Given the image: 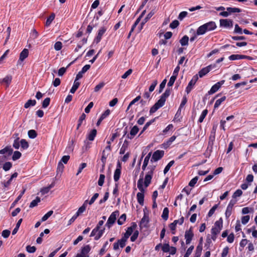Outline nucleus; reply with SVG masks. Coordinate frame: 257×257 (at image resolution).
I'll use <instances>...</instances> for the list:
<instances>
[{
    "instance_id": "f257e3e1",
    "label": "nucleus",
    "mask_w": 257,
    "mask_h": 257,
    "mask_svg": "<svg viewBox=\"0 0 257 257\" xmlns=\"http://www.w3.org/2000/svg\"><path fill=\"white\" fill-rule=\"evenodd\" d=\"M137 227V224L136 222H132L131 224V226L127 227L125 233L124 234L123 236L120 239H118L116 242L114 243L113 244V249L117 250L118 249L119 246L121 248H123L125 246L126 244V242L130 237V236L133 233L134 231Z\"/></svg>"
},
{
    "instance_id": "f03ea898",
    "label": "nucleus",
    "mask_w": 257,
    "mask_h": 257,
    "mask_svg": "<svg viewBox=\"0 0 257 257\" xmlns=\"http://www.w3.org/2000/svg\"><path fill=\"white\" fill-rule=\"evenodd\" d=\"M137 187L140 192H138L137 194V198L138 203L143 205L144 202V192L145 189L143 187V172H142L140 176L137 183Z\"/></svg>"
},
{
    "instance_id": "7ed1b4c3",
    "label": "nucleus",
    "mask_w": 257,
    "mask_h": 257,
    "mask_svg": "<svg viewBox=\"0 0 257 257\" xmlns=\"http://www.w3.org/2000/svg\"><path fill=\"white\" fill-rule=\"evenodd\" d=\"M216 27L215 22H209L199 27L197 29L196 34L197 35H203L207 31H211L215 30Z\"/></svg>"
},
{
    "instance_id": "20e7f679",
    "label": "nucleus",
    "mask_w": 257,
    "mask_h": 257,
    "mask_svg": "<svg viewBox=\"0 0 257 257\" xmlns=\"http://www.w3.org/2000/svg\"><path fill=\"white\" fill-rule=\"evenodd\" d=\"M70 159L69 155H65L62 157L57 166V172L58 173L61 174L63 171L64 166L63 163L66 164Z\"/></svg>"
},
{
    "instance_id": "39448f33",
    "label": "nucleus",
    "mask_w": 257,
    "mask_h": 257,
    "mask_svg": "<svg viewBox=\"0 0 257 257\" xmlns=\"http://www.w3.org/2000/svg\"><path fill=\"white\" fill-rule=\"evenodd\" d=\"M119 215V211L116 210L113 212L108 218L105 225L108 228H110L115 222L117 216Z\"/></svg>"
},
{
    "instance_id": "423d86ee",
    "label": "nucleus",
    "mask_w": 257,
    "mask_h": 257,
    "mask_svg": "<svg viewBox=\"0 0 257 257\" xmlns=\"http://www.w3.org/2000/svg\"><path fill=\"white\" fill-rule=\"evenodd\" d=\"M222 227V220L221 218L219 220L216 221L215 222L214 226L211 229V233L214 234H218Z\"/></svg>"
},
{
    "instance_id": "0eeeda50",
    "label": "nucleus",
    "mask_w": 257,
    "mask_h": 257,
    "mask_svg": "<svg viewBox=\"0 0 257 257\" xmlns=\"http://www.w3.org/2000/svg\"><path fill=\"white\" fill-rule=\"evenodd\" d=\"M219 23L220 27L231 29L233 27V22L231 19H220Z\"/></svg>"
},
{
    "instance_id": "6e6552de",
    "label": "nucleus",
    "mask_w": 257,
    "mask_h": 257,
    "mask_svg": "<svg viewBox=\"0 0 257 257\" xmlns=\"http://www.w3.org/2000/svg\"><path fill=\"white\" fill-rule=\"evenodd\" d=\"M198 77L197 75L193 76L191 80L189 81L187 86L186 88L185 91L187 94H189L193 89L194 86L197 81Z\"/></svg>"
},
{
    "instance_id": "1a4fd4ad",
    "label": "nucleus",
    "mask_w": 257,
    "mask_h": 257,
    "mask_svg": "<svg viewBox=\"0 0 257 257\" xmlns=\"http://www.w3.org/2000/svg\"><path fill=\"white\" fill-rule=\"evenodd\" d=\"M164 155V151L162 150H157L155 151L152 155L151 159V162H157L160 160Z\"/></svg>"
},
{
    "instance_id": "9d476101",
    "label": "nucleus",
    "mask_w": 257,
    "mask_h": 257,
    "mask_svg": "<svg viewBox=\"0 0 257 257\" xmlns=\"http://www.w3.org/2000/svg\"><path fill=\"white\" fill-rule=\"evenodd\" d=\"M224 80H221L215 83L211 87V89L208 91V94L209 95H211L215 93L216 91L218 90V89L220 88L221 85H222L224 83Z\"/></svg>"
},
{
    "instance_id": "9b49d317",
    "label": "nucleus",
    "mask_w": 257,
    "mask_h": 257,
    "mask_svg": "<svg viewBox=\"0 0 257 257\" xmlns=\"http://www.w3.org/2000/svg\"><path fill=\"white\" fill-rule=\"evenodd\" d=\"M106 31V29L105 27L100 28L98 30L96 37L94 40L93 43H95L96 44L99 43L102 39V36L105 33Z\"/></svg>"
},
{
    "instance_id": "f8f14e48",
    "label": "nucleus",
    "mask_w": 257,
    "mask_h": 257,
    "mask_svg": "<svg viewBox=\"0 0 257 257\" xmlns=\"http://www.w3.org/2000/svg\"><path fill=\"white\" fill-rule=\"evenodd\" d=\"M193 236L194 234L191 228L185 231V238L186 239V243L187 244H189L191 243V241L193 238Z\"/></svg>"
},
{
    "instance_id": "ddd939ff",
    "label": "nucleus",
    "mask_w": 257,
    "mask_h": 257,
    "mask_svg": "<svg viewBox=\"0 0 257 257\" xmlns=\"http://www.w3.org/2000/svg\"><path fill=\"white\" fill-rule=\"evenodd\" d=\"M139 131V128L137 125L134 126L131 130L130 134H127L126 138L128 139L132 140Z\"/></svg>"
},
{
    "instance_id": "4468645a",
    "label": "nucleus",
    "mask_w": 257,
    "mask_h": 257,
    "mask_svg": "<svg viewBox=\"0 0 257 257\" xmlns=\"http://www.w3.org/2000/svg\"><path fill=\"white\" fill-rule=\"evenodd\" d=\"M121 174V166L119 162H118L116 168L114 173L113 178L115 182H117L120 178Z\"/></svg>"
},
{
    "instance_id": "2eb2a0df",
    "label": "nucleus",
    "mask_w": 257,
    "mask_h": 257,
    "mask_svg": "<svg viewBox=\"0 0 257 257\" xmlns=\"http://www.w3.org/2000/svg\"><path fill=\"white\" fill-rule=\"evenodd\" d=\"M90 68V65L87 64V65H85V66H84L82 67L81 70L80 71H79L78 73V74L76 75V76L75 78H76V80H79L80 78H81L83 77V74H84L87 70H88Z\"/></svg>"
},
{
    "instance_id": "dca6fc26",
    "label": "nucleus",
    "mask_w": 257,
    "mask_h": 257,
    "mask_svg": "<svg viewBox=\"0 0 257 257\" xmlns=\"http://www.w3.org/2000/svg\"><path fill=\"white\" fill-rule=\"evenodd\" d=\"M13 152V150L11 146H6L3 149L0 150V154L7 155L8 156H11Z\"/></svg>"
},
{
    "instance_id": "f3484780",
    "label": "nucleus",
    "mask_w": 257,
    "mask_h": 257,
    "mask_svg": "<svg viewBox=\"0 0 257 257\" xmlns=\"http://www.w3.org/2000/svg\"><path fill=\"white\" fill-rule=\"evenodd\" d=\"M149 222V216H148V215L145 214L140 221V226L141 228L147 227L148 226Z\"/></svg>"
},
{
    "instance_id": "a211bd4d",
    "label": "nucleus",
    "mask_w": 257,
    "mask_h": 257,
    "mask_svg": "<svg viewBox=\"0 0 257 257\" xmlns=\"http://www.w3.org/2000/svg\"><path fill=\"white\" fill-rule=\"evenodd\" d=\"M212 65H209L206 67L202 68L199 72V76L200 77H202L207 74L212 68Z\"/></svg>"
},
{
    "instance_id": "6ab92c4d",
    "label": "nucleus",
    "mask_w": 257,
    "mask_h": 257,
    "mask_svg": "<svg viewBox=\"0 0 257 257\" xmlns=\"http://www.w3.org/2000/svg\"><path fill=\"white\" fill-rule=\"evenodd\" d=\"M163 105L164 104H163L162 103H161L158 100V101L156 102L155 104L150 108V114L154 113L160 107H162Z\"/></svg>"
},
{
    "instance_id": "aec40b11",
    "label": "nucleus",
    "mask_w": 257,
    "mask_h": 257,
    "mask_svg": "<svg viewBox=\"0 0 257 257\" xmlns=\"http://www.w3.org/2000/svg\"><path fill=\"white\" fill-rule=\"evenodd\" d=\"M153 174L151 173H147L145 177L144 185L146 188L148 187L151 183ZM144 183V182H143Z\"/></svg>"
},
{
    "instance_id": "412c9836",
    "label": "nucleus",
    "mask_w": 257,
    "mask_h": 257,
    "mask_svg": "<svg viewBox=\"0 0 257 257\" xmlns=\"http://www.w3.org/2000/svg\"><path fill=\"white\" fill-rule=\"evenodd\" d=\"M91 248L89 245H86L82 247L80 253L84 257H89L88 253L90 251Z\"/></svg>"
},
{
    "instance_id": "4be33fe9",
    "label": "nucleus",
    "mask_w": 257,
    "mask_h": 257,
    "mask_svg": "<svg viewBox=\"0 0 257 257\" xmlns=\"http://www.w3.org/2000/svg\"><path fill=\"white\" fill-rule=\"evenodd\" d=\"M29 51L27 49H24L20 53V60L21 61H24L28 56Z\"/></svg>"
},
{
    "instance_id": "5701e85b",
    "label": "nucleus",
    "mask_w": 257,
    "mask_h": 257,
    "mask_svg": "<svg viewBox=\"0 0 257 257\" xmlns=\"http://www.w3.org/2000/svg\"><path fill=\"white\" fill-rule=\"evenodd\" d=\"M152 153L150 152L149 153L145 158L144 163L142 166V169L143 171L145 170L148 163L149 162V160L150 159Z\"/></svg>"
},
{
    "instance_id": "b1692460",
    "label": "nucleus",
    "mask_w": 257,
    "mask_h": 257,
    "mask_svg": "<svg viewBox=\"0 0 257 257\" xmlns=\"http://www.w3.org/2000/svg\"><path fill=\"white\" fill-rule=\"evenodd\" d=\"M78 80H76V78H75L74 83H73V85L70 90V93H74L75 92V91H76V90L79 87V86L80 85V83H79V82H78Z\"/></svg>"
},
{
    "instance_id": "393cba45",
    "label": "nucleus",
    "mask_w": 257,
    "mask_h": 257,
    "mask_svg": "<svg viewBox=\"0 0 257 257\" xmlns=\"http://www.w3.org/2000/svg\"><path fill=\"white\" fill-rule=\"evenodd\" d=\"M154 13L153 12V11H151V12H150L148 15L147 16V17L143 20V21L142 22L141 25V27L139 30V31H140L142 28H143V25L146 23H147V22L154 15Z\"/></svg>"
},
{
    "instance_id": "a878e982",
    "label": "nucleus",
    "mask_w": 257,
    "mask_h": 257,
    "mask_svg": "<svg viewBox=\"0 0 257 257\" xmlns=\"http://www.w3.org/2000/svg\"><path fill=\"white\" fill-rule=\"evenodd\" d=\"M88 201L86 200L84 202L83 204L79 208L78 210L76 212V214L77 215L79 216L81 213H83L86 210V204L87 203Z\"/></svg>"
},
{
    "instance_id": "bb28decb",
    "label": "nucleus",
    "mask_w": 257,
    "mask_h": 257,
    "mask_svg": "<svg viewBox=\"0 0 257 257\" xmlns=\"http://www.w3.org/2000/svg\"><path fill=\"white\" fill-rule=\"evenodd\" d=\"M226 10L228 12L229 15H230L233 13H240L241 12V9L238 8H232V7H227L226 8Z\"/></svg>"
},
{
    "instance_id": "cd10ccee",
    "label": "nucleus",
    "mask_w": 257,
    "mask_h": 257,
    "mask_svg": "<svg viewBox=\"0 0 257 257\" xmlns=\"http://www.w3.org/2000/svg\"><path fill=\"white\" fill-rule=\"evenodd\" d=\"M12 77L11 75H7L4 78L1 82L6 84L7 86H9L12 82Z\"/></svg>"
},
{
    "instance_id": "c85d7f7f",
    "label": "nucleus",
    "mask_w": 257,
    "mask_h": 257,
    "mask_svg": "<svg viewBox=\"0 0 257 257\" xmlns=\"http://www.w3.org/2000/svg\"><path fill=\"white\" fill-rule=\"evenodd\" d=\"M36 104V101L34 99H29L28 100L27 102L24 105V107L25 108H28L31 106H34Z\"/></svg>"
},
{
    "instance_id": "c756f323",
    "label": "nucleus",
    "mask_w": 257,
    "mask_h": 257,
    "mask_svg": "<svg viewBox=\"0 0 257 257\" xmlns=\"http://www.w3.org/2000/svg\"><path fill=\"white\" fill-rule=\"evenodd\" d=\"M97 133V131L95 129H93L88 134L87 139L91 141H92L94 140L95 137H96Z\"/></svg>"
},
{
    "instance_id": "7c9ffc66",
    "label": "nucleus",
    "mask_w": 257,
    "mask_h": 257,
    "mask_svg": "<svg viewBox=\"0 0 257 257\" xmlns=\"http://www.w3.org/2000/svg\"><path fill=\"white\" fill-rule=\"evenodd\" d=\"M189 37L185 35L180 40V43L182 46H187L188 45Z\"/></svg>"
},
{
    "instance_id": "2f4dec72",
    "label": "nucleus",
    "mask_w": 257,
    "mask_h": 257,
    "mask_svg": "<svg viewBox=\"0 0 257 257\" xmlns=\"http://www.w3.org/2000/svg\"><path fill=\"white\" fill-rule=\"evenodd\" d=\"M226 99V96H222L221 98L217 99L214 104V109L217 108L221 104L222 102L225 101Z\"/></svg>"
},
{
    "instance_id": "473e14b6",
    "label": "nucleus",
    "mask_w": 257,
    "mask_h": 257,
    "mask_svg": "<svg viewBox=\"0 0 257 257\" xmlns=\"http://www.w3.org/2000/svg\"><path fill=\"white\" fill-rule=\"evenodd\" d=\"M169 213V209L167 207L164 208L163 211V213L162 214V217L164 220H167L168 219Z\"/></svg>"
},
{
    "instance_id": "72a5a7b5",
    "label": "nucleus",
    "mask_w": 257,
    "mask_h": 257,
    "mask_svg": "<svg viewBox=\"0 0 257 257\" xmlns=\"http://www.w3.org/2000/svg\"><path fill=\"white\" fill-rule=\"evenodd\" d=\"M154 121L155 119H153L147 122L144 125L139 136H140L148 128V127L154 122Z\"/></svg>"
},
{
    "instance_id": "f704fd0d",
    "label": "nucleus",
    "mask_w": 257,
    "mask_h": 257,
    "mask_svg": "<svg viewBox=\"0 0 257 257\" xmlns=\"http://www.w3.org/2000/svg\"><path fill=\"white\" fill-rule=\"evenodd\" d=\"M202 250V245L201 244H199L196 247L195 254L194 257H200V256L201 255Z\"/></svg>"
},
{
    "instance_id": "c9c22d12",
    "label": "nucleus",
    "mask_w": 257,
    "mask_h": 257,
    "mask_svg": "<svg viewBox=\"0 0 257 257\" xmlns=\"http://www.w3.org/2000/svg\"><path fill=\"white\" fill-rule=\"evenodd\" d=\"M20 145L21 147V149L26 150L29 147L28 143L25 139H22L20 141Z\"/></svg>"
},
{
    "instance_id": "e433bc0d",
    "label": "nucleus",
    "mask_w": 257,
    "mask_h": 257,
    "mask_svg": "<svg viewBox=\"0 0 257 257\" xmlns=\"http://www.w3.org/2000/svg\"><path fill=\"white\" fill-rule=\"evenodd\" d=\"M41 201V199L39 197H37L35 199L33 200L30 203L29 207L30 208H33L36 206L38 203Z\"/></svg>"
},
{
    "instance_id": "4c0bfd02",
    "label": "nucleus",
    "mask_w": 257,
    "mask_h": 257,
    "mask_svg": "<svg viewBox=\"0 0 257 257\" xmlns=\"http://www.w3.org/2000/svg\"><path fill=\"white\" fill-rule=\"evenodd\" d=\"M53 213L52 210H50L45 214L41 218V221L43 222L47 220Z\"/></svg>"
},
{
    "instance_id": "58836bf2",
    "label": "nucleus",
    "mask_w": 257,
    "mask_h": 257,
    "mask_svg": "<svg viewBox=\"0 0 257 257\" xmlns=\"http://www.w3.org/2000/svg\"><path fill=\"white\" fill-rule=\"evenodd\" d=\"M207 113H208V110L207 109H205L204 110H203V111L202 112L199 118V119H198V122H202L204 118L206 117V115L207 114Z\"/></svg>"
},
{
    "instance_id": "ea45409f",
    "label": "nucleus",
    "mask_w": 257,
    "mask_h": 257,
    "mask_svg": "<svg viewBox=\"0 0 257 257\" xmlns=\"http://www.w3.org/2000/svg\"><path fill=\"white\" fill-rule=\"evenodd\" d=\"M55 18L54 14H52L47 19L46 22V26H49L51 24L52 21L54 20Z\"/></svg>"
},
{
    "instance_id": "a19ab883",
    "label": "nucleus",
    "mask_w": 257,
    "mask_h": 257,
    "mask_svg": "<svg viewBox=\"0 0 257 257\" xmlns=\"http://www.w3.org/2000/svg\"><path fill=\"white\" fill-rule=\"evenodd\" d=\"M126 220V215L125 214H122L117 220V223L118 225H121L123 224Z\"/></svg>"
},
{
    "instance_id": "79ce46f5",
    "label": "nucleus",
    "mask_w": 257,
    "mask_h": 257,
    "mask_svg": "<svg viewBox=\"0 0 257 257\" xmlns=\"http://www.w3.org/2000/svg\"><path fill=\"white\" fill-rule=\"evenodd\" d=\"M20 138L19 137H17L16 139H15L13 146V147L16 149H19L20 146V141H19Z\"/></svg>"
},
{
    "instance_id": "37998d69",
    "label": "nucleus",
    "mask_w": 257,
    "mask_h": 257,
    "mask_svg": "<svg viewBox=\"0 0 257 257\" xmlns=\"http://www.w3.org/2000/svg\"><path fill=\"white\" fill-rule=\"evenodd\" d=\"M174 161H171L165 167L164 170V173L166 174L170 170V168L174 165Z\"/></svg>"
},
{
    "instance_id": "c03bdc74",
    "label": "nucleus",
    "mask_w": 257,
    "mask_h": 257,
    "mask_svg": "<svg viewBox=\"0 0 257 257\" xmlns=\"http://www.w3.org/2000/svg\"><path fill=\"white\" fill-rule=\"evenodd\" d=\"M233 207L227 205L226 211L225 213L226 218H228L231 214Z\"/></svg>"
},
{
    "instance_id": "a18cd8bd",
    "label": "nucleus",
    "mask_w": 257,
    "mask_h": 257,
    "mask_svg": "<svg viewBox=\"0 0 257 257\" xmlns=\"http://www.w3.org/2000/svg\"><path fill=\"white\" fill-rule=\"evenodd\" d=\"M28 135L29 137L31 139H35L37 136L36 132L34 130L29 131Z\"/></svg>"
},
{
    "instance_id": "49530a36",
    "label": "nucleus",
    "mask_w": 257,
    "mask_h": 257,
    "mask_svg": "<svg viewBox=\"0 0 257 257\" xmlns=\"http://www.w3.org/2000/svg\"><path fill=\"white\" fill-rule=\"evenodd\" d=\"M162 250L164 252H168L170 250V246L168 243H164L162 246Z\"/></svg>"
},
{
    "instance_id": "de8ad7c7",
    "label": "nucleus",
    "mask_w": 257,
    "mask_h": 257,
    "mask_svg": "<svg viewBox=\"0 0 257 257\" xmlns=\"http://www.w3.org/2000/svg\"><path fill=\"white\" fill-rule=\"evenodd\" d=\"M22 154L19 151H15L14 152L13 156H12V159L14 161H16L19 159L21 157Z\"/></svg>"
},
{
    "instance_id": "09e8293b",
    "label": "nucleus",
    "mask_w": 257,
    "mask_h": 257,
    "mask_svg": "<svg viewBox=\"0 0 257 257\" xmlns=\"http://www.w3.org/2000/svg\"><path fill=\"white\" fill-rule=\"evenodd\" d=\"M105 83L103 82H101L99 83L98 85H97L94 88V92H98L101 89H102L105 85Z\"/></svg>"
},
{
    "instance_id": "8fccbe9b",
    "label": "nucleus",
    "mask_w": 257,
    "mask_h": 257,
    "mask_svg": "<svg viewBox=\"0 0 257 257\" xmlns=\"http://www.w3.org/2000/svg\"><path fill=\"white\" fill-rule=\"evenodd\" d=\"M242 194V191L240 189L236 190L232 195V198L236 199L237 197H240Z\"/></svg>"
},
{
    "instance_id": "3c124183",
    "label": "nucleus",
    "mask_w": 257,
    "mask_h": 257,
    "mask_svg": "<svg viewBox=\"0 0 257 257\" xmlns=\"http://www.w3.org/2000/svg\"><path fill=\"white\" fill-rule=\"evenodd\" d=\"M253 208L248 207H244L242 209L241 213L243 214H247L250 212H253Z\"/></svg>"
},
{
    "instance_id": "603ef678",
    "label": "nucleus",
    "mask_w": 257,
    "mask_h": 257,
    "mask_svg": "<svg viewBox=\"0 0 257 257\" xmlns=\"http://www.w3.org/2000/svg\"><path fill=\"white\" fill-rule=\"evenodd\" d=\"M12 166V164L10 162H7L3 165V168L5 171H8L11 168Z\"/></svg>"
},
{
    "instance_id": "864d4df0",
    "label": "nucleus",
    "mask_w": 257,
    "mask_h": 257,
    "mask_svg": "<svg viewBox=\"0 0 257 257\" xmlns=\"http://www.w3.org/2000/svg\"><path fill=\"white\" fill-rule=\"evenodd\" d=\"M104 228L99 229V231L97 232V235L95 236V237H94V239L95 240H98L103 235L104 232Z\"/></svg>"
},
{
    "instance_id": "5fc2aeb1",
    "label": "nucleus",
    "mask_w": 257,
    "mask_h": 257,
    "mask_svg": "<svg viewBox=\"0 0 257 257\" xmlns=\"http://www.w3.org/2000/svg\"><path fill=\"white\" fill-rule=\"evenodd\" d=\"M217 207H218V205L215 204L210 209V210L209 211V212L207 214L208 217H210L214 214V213L215 211L216 210V209H217Z\"/></svg>"
},
{
    "instance_id": "6e6d98bb",
    "label": "nucleus",
    "mask_w": 257,
    "mask_h": 257,
    "mask_svg": "<svg viewBox=\"0 0 257 257\" xmlns=\"http://www.w3.org/2000/svg\"><path fill=\"white\" fill-rule=\"evenodd\" d=\"M105 179V175L103 174H100L98 181V185L100 186H102L103 185Z\"/></svg>"
},
{
    "instance_id": "4d7b16f0",
    "label": "nucleus",
    "mask_w": 257,
    "mask_h": 257,
    "mask_svg": "<svg viewBox=\"0 0 257 257\" xmlns=\"http://www.w3.org/2000/svg\"><path fill=\"white\" fill-rule=\"evenodd\" d=\"M50 102V98L47 97L45 98L42 102V107L45 108L48 106Z\"/></svg>"
},
{
    "instance_id": "13d9d810",
    "label": "nucleus",
    "mask_w": 257,
    "mask_h": 257,
    "mask_svg": "<svg viewBox=\"0 0 257 257\" xmlns=\"http://www.w3.org/2000/svg\"><path fill=\"white\" fill-rule=\"evenodd\" d=\"M12 180H11L10 178L7 181H3L2 182V184L4 186V188H8L9 186L11 184Z\"/></svg>"
},
{
    "instance_id": "bf43d9fd",
    "label": "nucleus",
    "mask_w": 257,
    "mask_h": 257,
    "mask_svg": "<svg viewBox=\"0 0 257 257\" xmlns=\"http://www.w3.org/2000/svg\"><path fill=\"white\" fill-rule=\"evenodd\" d=\"M168 96L165 94V93H163L162 95L160 96V99L158 100L161 103H162L163 104H165V101L166 100V99L168 98Z\"/></svg>"
},
{
    "instance_id": "052dcab7",
    "label": "nucleus",
    "mask_w": 257,
    "mask_h": 257,
    "mask_svg": "<svg viewBox=\"0 0 257 257\" xmlns=\"http://www.w3.org/2000/svg\"><path fill=\"white\" fill-rule=\"evenodd\" d=\"M139 232L138 230H135L132 235V236L131 237V240L132 242H134L136 241V240L137 239L138 235H139Z\"/></svg>"
},
{
    "instance_id": "680f3d73",
    "label": "nucleus",
    "mask_w": 257,
    "mask_h": 257,
    "mask_svg": "<svg viewBox=\"0 0 257 257\" xmlns=\"http://www.w3.org/2000/svg\"><path fill=\"white\" fill-rule=\"evenodd\" d=\"M198 180V177H197V176L195 177L192 179H191V181L189 182V185L190 187H194L195 186V185L196 184Z\"/></svg>"
},
{
    "instance_id": "e2e57ef3",
    "label": "nucleus",
    "mask_w": 257,
    "mask_h": 257,
    "mask_svg": "<svg viewBox=\"0 0 257 257\" xmlns=\"http://www.w3.org/2000/svg\"><path fill=\"white\" fill-rule=\"evenodd\" d=\"M157 84L158 81L157 80H154L149 87V91L151 92L153 91Z\"/></svg>"
},
{
    "instance_id": "0e129e2a",
    "label": "nucleus",
    "mask_w": 257,
    "mask_h": 257,
    "mask_svg": "<svg viewBox=\"0 0 257 257\" xmlns=\"http://www.w3.org/2000/svg\"><path fill=\"white\" fill-rule=\"evenodd\" d=\"M193 249H194L193 245H191V246H190L187 250V251L183 257H189V255L191 254Z\"/></svg>"
},
{
    "instance_id": "69168bd1",
    "label": "nucleus",
    "mask_w": 257,
    "mask_h": 257,
    "mask_svg": "<svg viewBox=\"0 0 257 257\" xmlns=\"http://www.w3.org/2000/svg\"><path fill=\"white\" fill-rule=\"evenodd\" d=\"M54 49L56 51H59L62 49V44L61 42L58 41L54 44Z\"/></svg>"
},
{
    "instance_id": "338daca9",
    "label": "nucleus",
    "mask_w": 257,
    "mask_h": 257,
    "mask_svg": "<svg viewBox=\"0 0 257 257\" xmlns=\"http://www.w3.org/2000/svg\"><path fill=\"white\" fill-rule=\"evenodd\" d=\"M250 219V217L249 215L243 216L241 217V223L243 224H246L248 222Z\"/></svg>"
},
{
    "instance_id": "774afa93",
    "label": "nucleus",
    "mask_w": 257,
    "mask_h": 257,
    "mask_svg": "<svg viewBox=\"0 0 257 257\" xmlns=\"http://www.w3.org/2000/svg\"><path fill=\"white\" fill-rule=\"evenodd\" d=\"M26 250L29 253H34L36 251V248L34 246H31L30 245H28L26 247Z\"/></svg>"
}]
</instances>
